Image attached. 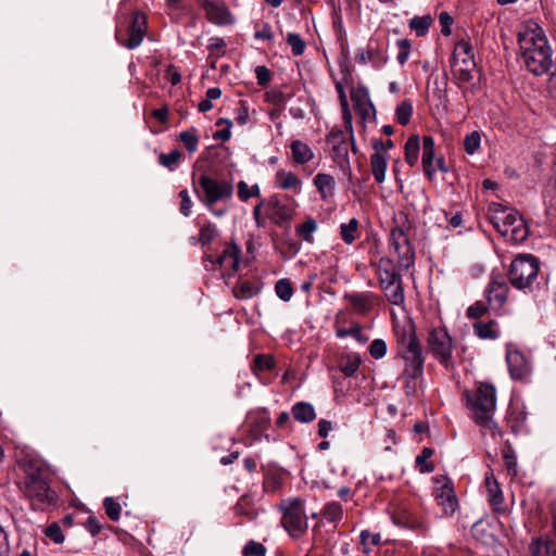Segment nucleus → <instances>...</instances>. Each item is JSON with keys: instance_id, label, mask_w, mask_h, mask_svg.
<instances>
[{"instance_id": "nucleus-63", "label": "nucleus", "mask_w": 556, "mask_h": 556, "mask_svg": "<svg viewBox=\"0 0 556 556\" xmlns=\"http://www.w3.org/2000/svg\"><path fill=\"white\" fill-rule=\"evenodd\" d=\"M226 41L220 37H212L208 40L207 49L211 53H215L216 56H222L225 54Z\"/></svg>"}, {"instance_id": "nucleus-53", "label": "nucleus", "mask_w": 556, "mask_h": 556, "mask_svg": "<svg viewBox=\"0 0 556 556\" xmlns=\"http://www.w3.org/2000/svg\"><path fill=\"white\" fill-rule=\"evenodd\" d=\"M507 237H510V239L517 242H522L527 239L528 228L521 218H518V222L510 227L509 235Z\"/></svg>"}, {"instance_id": "nucleus-35", "label": "nucleus", "mask_w": 556, "mask_h": 556, "mask_svg": "<svg viewBox=\"0 0 556 556\" xmlns=\"http://www.w3.org/2000/svg\"><path fill=\"white\" fill-rule=\"evenodd\" d=\"M433 455V450L431 447H424L419 455L416 457V466L419 468V471L422 473H430L434 470V465L429 459Z\"/></svg>"}, {"instance_id": "nucleus-62", "label": "nucleus", "mask_w": 556, "mask_h": 556, "mask_svg": "<svg viewBox=\"0 0 556 556\" xmlns=\"http://www.w3.org/2000/svg\"><path fill=\"white\" fill-rule=\"evenodd\" d=\"M399 53L396 55V60L400 64H404L409 55L410 52V41L408 39H399L396 41Z\"/></svg>"}, {"instance_id": "nucleus-9", "label": "nucleus", "mask_w": 556, "mask_h": 556, "mask_svg": "<svg viewBox=\"0 0 556 556\" xmlns=\"http://www.w3.org/2000/svg\"><path fill=\"white\" fill-rule=\"evenodd\" d=\"M427 343L432 355L448 368L452 364V339L444 328H433L429 331Z\"/></svg>"}, {"instance_id": "nucleus-45", "label": "nucleus", "mask_w": 556, "mask_h": 556, "mask_svg": "<svg viewBox=\"0 0 556 556\" xmlns=\"http://www.w3.org/2000/svg\"><path fill=\"white\" fill-rule=\"evenodd\" d=\"M412 114H413V103L410 100L402 101L395 110L396 121L401 125H407L410 121Z\"/></svg>"}, {"instance_id": "nucleus-36", "label": "nucleus", "mask_w": 556, "mask_h": 556, "mask_svg": "<svg viewBox=\"0 0 556 556\" xmlns=\"http://www.w3.org/2000/svg\"><path fill=\"white\" fill-rule=\"evenodd\" d=\"M361 365V358L357 354H348L343 356L339 363L341 371L345 376L354 375Z\"/></svg>"}, {"instance_id": "nucleus-61", "label": "nucleus", "mask_w": 556, "mask_h": 556, "mask_svg": "<svg viewBox=\"0 0 556 556\" xmlns=\"http://www.w3.org/2000/svg\"><path fill=\"white\" fill-rule=\"evenodd\" d=\"M45 534L56 544H61L64 541L62 529L55 522L46 528Z\"/></svg>"}, {"instance_id": "nucleus-52", "label": "nucleus", "mask_w": 556, "mask_h": 556, "mask_svg": "<svg viewBox=\"0 0 556 556\" xmlns=\"http://www.w3.org/2000/svg\"><path fill=\"white\" fill-rule=\"evenodd\" d=\"M103 506L105 509V514L111 520L117 521L119 519L122 507L121 504L117 503L113 497H105Z\"/></svg>"}, {"instance_id": "nucleus-5", "label": "nucleus", "mask_w": 556, "mask_h": 556, "mask_svg": "<svg viewBox=\"0 0 556 556\" xmlns=\"http://www.w3.org/2000/svg\"><path fill=\"white\" fill-rule=\"evenodd\" d=\"M242 266H245V261L241 255L240 248L235 242L226 243L222 252L215 255L210 254L205 258V267L207 269L219 268L223 278H230Z\"/></svg>"}, {"instance_id": "nucleus-39", "label": "nucleus", "mask_w": 556, "mask_h": 556, "mask_svg": "<svg viewBox=\"0 0 556 556\" xmlns=\"http://www.w3.org/2000/svg\"><path fill=\"white\" fill-rule=\"evenodd\" d=\"M486 489L489 493V501L493 507H497L503 503V493L498 483L493 478L485 479Z\"/></svg>"}, {"instance_id": "nucleus-31", "label": "nucleus", "mask_w": 556, "mask_h": 556, "mask_svg": "<svg viewBox=\"0 0 556 556\" xmlns=\"http://www.w3.org/2000/svg\"><path fill=\"white\" fill-rule=\"evenodd\" d=\"M179 141L184 144V147L189 153H194L198 150L199 146L198 129L191 127L187 130L181 131L179 134Z\"/></svg>"}, {"instance_id": "nucleus-47", "label": "nucleus", "mask_w": 556, "mask_h": 556, "mask_svg": "<svg viewBox=\"0 0 556 556\" xmlns=\"http://www.w3.org/2000/svg\"><path fill=\"white\" fill-rule=\"evenodd\" d=\"M181 156L182 153L178 150H173L169 153H161L159 155V163L173 172L178 166Z\"/></svg>"}, {"instance_id": "nucleus-46", "label": "nucleus", "mask_w": 556, "mask_h": 556, "mask_svg": "<svg viewBox=\"0 0 556 556\" xmlns=\"http://www.w3.org/2000/svg\"><path fill=\"white\" fill-rule=\"evenodd\" d=\"M276 362L271 355L260 354L254 357L252 370L256 374L257 371H269L274 369Z\"/></svg>"}, {"instance_id": "nucleus-21", "label": "nucleus", "mask_w": 556, "mask_h": 556, "mask_svg": "<svg viewBox=\"0 0 556 556\" xmlns=\"http://www.w3.org/2000/svg\"><path fill=\"white\" fill-rule=\"evenodd\" d=\"M434 160V140L431 136H425L422 138V156L421 163L426 176L432 180L435 168L433 166Z\"/></svg>"}, {"instance_id": "nucleus-43", "label": "nucleus", "mask_w": 556, "mask_h": 556, "mask_svg": "<svg viewBox=\"0 0 556 556\" xmlns=\"http://www.w3.org/2000/svg\"><path fill=\"white\" fill-rule=\"evenodd\" d=\"M341 67H342L343 79L336 83V89L339 93L340 104H341V108H342V111H343V114L345 117L346 115H350V113H349L348 98H346V94L344 91V83H348V77L350 76V72L346 70L345 66L341 65Z\"/></svg>"}, {"instance_id": "nucleus-51", "label": "nucleus", "mask_w": 556, "mask_h": 556, "mask_svg": "<svg viewBox=\"0 0 556 556\" xmlns=\"http://www.w3.org/2000/svg\"><path fill=\"white\" fill-rule=\"evenodd\" d=\"M286 40L291 47L293 55L299 56L304 53L306 43L299 34L289 33Z\"/></svg>"}, {"instance_id": "nucleus-38", "label": "nucleus", "mask_w": 556, "mask_h": 556, "mask_svg": "<svg viewBox=\"0 0 556 556\" xmlns=\"http://www.w3.org/2000/svg\"><path fill=\"white\" fill-rule=\"evenodd\" d=\"M433 20L430 15L415 16L409 22V27L416 33L417 36H425Z\"/></svg>"}, {"instance_id": "nucleus-1", "label": "nucleus", "mask_w": 556, "mask_h": 556, "mask_svg": "<svg viewBox=\"0 0 556 556\" xmlns=\"http://www.w3.org/2000/svg\"><path fill=\"white\" fill-rule=\"evenodd\" d=\"M400 282L401 280H389L386 287V289L394 288L389 313L399 354L405 361L404 372L407 378L415 380L424 374L425 357L415 336L414 323L404 306L401 305L404 296Z\"/></svg>"}, {"instance_id": "nucleus-14", "label": "nucleus", "mask_w": 556, "mask_h": 556, "mask_svg": "<svg viewBox=\"0 0 556 556\" xmlns=\"http://www.w3.org/2000/svg\"><path fill=\"white\" fill-rule=\"evenodd\" d=\"M540 261L532 254H521L515 257L509 267L510 278H536Z\"/></svg>"}, {"instance_id": "nucleus-16", "label": "nucleus", "mask_w": 556, "mask_h": 556, "mask_svg": "<svg viewBox=\"0 0 556 556\" xmlns=\"http://www.w3.org/2000/svg\"><path fill=\"white\" fill-rule=\"evenodd\" d=\"M295 208L296 203L292 199L274 197L270 200V219L281 226L283 223L292 219Z\"/></svg>"}, {"instance_id": "nucleus-3", "label": "nucleus", "mask_w": 556, "mask_h": 556, "mask_svg": "<svg viewBox=\"0 0 556 556\" xmlns=\"http://www.w3.org/2000/svg\"><path fill=\"white\" fill-rule=\"evenodd\" d=\"M17 464L25 473L24 494L34 504H52L55 495L50 488V475L45 463L30 454H25L18 458Z\"/></svg>"}, {"instance_id": "nucleus-6", "label": "nucleus", "mask_w": 556, "mask_h": 556, "mask_svg": "<svg viewBox=\"0 0 556 556\" xmlns=\"http://www.w3.org/2000/svg\"><path fill=\"white\" fill-rule=\"evenodd\" d=\"M496 406V391L492 384L483 383L476 391L471 401L475 420L482 427H490Z\"/></svg>"}, {"instance_id": "nucleus-34", "label": "nucleus", "mask_w": 556, "mask_h": 556, "mask_svg": "<svg viewBox=\"0 0 556 556\" xmlns=\"http://www.w3.org/2000/svg\"><path fill=\"white\" fill-rule=\"evenodd\" d=\"M496 323L490 320L488 323H476L473 325L475 333L480 339H496L498 337L497 330L495 329Z\"/></svg>"}, {"instance_id": "nucleus-13", "label": "nucleus", "mask_w": 556, "mask_h": 556, "mask_svg": "<svg viewBox=\"0 0 556 556\" xmlns=\"http://www.w3.org/2000/svg\"><path fill=\"white\" fill-rule=\"evenodd\" d=\"M489 219L502 236H508L510 227L518 222V214L498 203H492L489 206Z\"/></svg>"}, {"instance_id": "nucleus-37", "label": "nucleus", "mask_w": 556, "mask_h": 556, "mask_svg": "<svg viewBox=\"0 0 556 556\" xmlns=\"http://www.w3.org/2000/svg\"><path fill=\"white\" fill-rule=\"evenodd\" d=\"M374 148L375 153L371 155L372 174L378 182H382V141H376Z\"/></svg>"}, {"instance_id": "nucleus-26", "label": "nucleus", "mask_w": 556, "mask_h": 556, "mask_svg": "<svg viewBox=\"0 0 556 556\" xmlns=\"http://www.w3.org/2000/svg\"><path fill=\"white\" fill-rule=\"evenodd\" d=\"M290 148L293 161L296 164L303 165L311 162L314 159L313 150L308 147V144L304 143L301 140H293L291 142Z\"/></svg>"}, {"instance_id": "nucleus-20", "label": "nucleus", "mask_w": 556, "mask_h": 556, "mask_svg": "<svg viewBox=\"0 0 556 556\" xmlns=\"http://www.w3.org/2000/svg\"><path fill=\"white\" fill-rule=\"evenodd\" d=\"M485 292L489 305L492 308H501L506 302L508 287L505 281L492 280Z\"/></svg>"}, {"instance_id": "nucleus-4", "label": "nucleus", "mask_w": 556, "mask_h": 556, "mask_svg": "<svg viewBox=\"0 0 556 556\" xmlns=\"http://www.w3.org/2000/svg\"><path fill=\"white\" fill-rule=\"evenodd\" d=\"M281 525L293 539H300L307 531V516L304 509V501L301 498H288L281 502Z\"/></svg>"}, {"instance_id": "nucleus-64", "label": "nucleus", "mask_w": 556, "mask_h": 556, "mask_svg": "<svg viewBox=\"0 0 556 556\" xmlns=\"http://www.w3.org/2000/svg\"><path fill=\"white\" fill-rule=\"evenodd\" d=\"M485 312H486V305L481 301H477L475 304L470 305L467 308L466 315L470 319H478L481 316H483L485 314Z\"/></svg>"}, {"instance_id": "nucleus-10", "label": "nucleus", "mask_w": 556, "mask_h": 556, "mask_svg": "<svg viewBox=\"0 0 556 556\" xmlns=\"http://www.w3.org/2000/svg\"><path fill=\"white\" fill-rule=\"evenodd\" d=\"M199 185L203 190V202L212 207L218 201L229 199L232 195L233 187L227 180H217L208 175H201Z\"/></svg>"}, {"instance_id": "nucleus-8", "label": "nucleus", "mask_w": 556, "mask_h": 556, "mask_svg": "<svg viewBox=\"0 0 556 556\" xmlns=\"http://www.w3.org/2000/svg\"><path fill=\"white\" fill-rule=\"evenodd\" d=\"M389 513L393 523L400 528L407 529L422 535H425L429 530V526L424 516L413 511L406 503L396 505L392 504Z\"/></svg>"}, {"instance_id": "nucleus-2", "label": "nucleus", "mask_w": 556, "mask_h": 556, "mask_svg": "<svg viewBox=\"0 0 556 556\" xmlns=\"http://www.w3.org/2000/svg\"><path fill=\"white\" fill-rule=\"evenodd\" d=\"M520 55L525 66L536 76L546 74L552 65V49L543 29L538 24L527 25L518 34Z\"/></svg>"}, {"instance_id": "nucleus-44", "label": "nucleus", "mask_w": 556, "mask_h": 556, "mask_svg": "<svg viewBox=\"0 0 556 556\" xmlns=\"http://www.w3.org/2000/svg\"><path fill=\"white\" fill-rule=\"evenodd\" d=\"M341 67H342L343 79L336 83V89L339 93L340 104H341V108H342V111H343V114L345 117L346 115H350V113H349L348 98H346V94L344 91V83H348V77L350 76V72L346 70L345 66L341 65Z\"/></svg>"}, {"instance_id": "nucleus-23", "label": "nucleus", "mask_w": 556, "mask_h": 556, "mask_svg": "<svg viewBox=\"0 0 556 556\" xmlns=\"http://www.w3.org/2000/svg\"><path fill=\"white\" fill-rule=\"evenodd\" d=\"M275 182L278 188L283 190H292L294 193H300L302 181L292 172L279 169L275 175Z\"/></svg>"}, {"instance_id": "nucleus-50", "label": "nucleus", "mask_w": 556, "mask_h": 556, "mask_svg": "<svg viewBox=\"0 0 556 556\" xmlns=\"http://www.w3.org/2000/svg\"><path fill=\"white\" fill-rule=\"evenodd\" d=\"M364 98H366V97L364 96ZM352 99L355 102V105H356L358 112L363 115V117L365 119H367L371 116H375L376 111H375L374 105L370 102H368L366 99H362L356 93L352 94Z\"/></svg>"}, {"instance_id": "nucleus-42", "label": "nucleus", "mask_w": 556, "mask_h": 556, "mask_svg": "<svg viewBox=\"0 0 556 556\" xmlns=\"http://www.w3.org/2000/svg\"><path fill=\"white\" fill-rule=\"evenodd\" d=\"M341 67H342L343 79L336 83V89L339 93L340 104H341V108H342V111H343V114L345 117L346 115H350V113H349L348 98H346V94L344 91V83H348V77L350 76V72L346 70L345 66L341 65Z\"/></svg>"}, {"instance_id": "nucleus-25", "label": "nucleus", "mask_w": 556, "mask_h": 556, "mask_svg": "<svg viewBox=\"0 0 556 556\" xmlns=\"http://www.w3.org/2000/svg\"><path fill=\"white\" fill-rule=\"evenodd\" d=\"M437 500L446 516H452L458 507L457 498L453 494V489L448 485L441 488Z\"/></svg>"}, {"instance_id": "nucleus-24", "label": "nucleus", "mask_w": 556, "mask_h": 556, "mask_svg": "<svg viewBox=\"0 0 556 556\" xmlns=\"http://www.w3.org/2000/svg\"><path fill=\"white\" fill-rule=\"evenodd\" d=\"M250 431L255 440H258L270 426V417L267 410L252 414L250 417Z\"/></svg>"}, {"instance_id": "nucleus-48", "label": "nucleus", "mask_w": 556, "mask_h": 556, "mask_svg": "<svg viewBox=\"0 0 556 556\" xmlns=\"http://www.w3.org/2000/svg\"><path fill=\"white\" fill-rule=\"evenodd\" d=\"M218 236V229L213 223H205L200 228L199 241L202 245L210 244Z\"/></svg>"}, {"instance_id": "nucleus-33", "label": "nucleus", "mask_w": 556, "mask_h": 556, "mask_svg": "<svg viewBox=\"0 0 556 556\" xmlns=\"http://www.w3.org/2000/svg\"><path fill=\"white\" fill-rule=\"evenodd\" d=\"M317 227H318L317 222L314 218L308 217V218H306V220L304 223L300 224L296 227L295 232L304 241H306L308 243H313V241H314L313 233L317 230Z\"/></svg>"}, {"instance_id": "nucleus-54", "label": "nucleus", "mask_w": 556, "mask_h": 556, "mask_svg": "<svg viewBox=\"0 0 556 556\" xmlns=\"http://www.w3.org/2000/svg\"><path fill=\"white\" fill-rule=\"evenodd\" d=\"M503 458L505 460L507 471L515 476L517 473V457L510 445H506L503 450Z\"/></svg>"}, {"instance_id": "nucleus-22", "label": "nucleus", "mask_w": 556, "mask_h": 556, "mask_svg": "<svg viewBox=\"0 0 556 556\" xmlns=\"http://www.w3.org/2000/svg\"><path fill=\"white\" fill-rule=\"evenodd\" d=\"M359 64L378 66L382 61L378 41L370 40L366 49H359L355 56Z\"/></svg>"}, {"instance_id": "nucleus-59", "label": "nucleus", "mask_w": 556, "mask_h": 556, "mask_svg": "<svg viewBox=\"0 0 556 556\" xmlns=\"http://www.w3.org/2000/svg\"><path fill=\"white\" fill-rule=\"evenodd\" d=\"M243 556H265L266 548L255 541H249L242 552Z\"/></svg>"}, {"instance_id": "nucleus-28", "label": "nucleus", "mask_w": 556, "mask_h": 556, "mask_svg": "<svg viewBox=\"0 0 556 556\" xmlns=\"http://www.w3.org/2000/svg\"><path fill=\"white\" fill-rule=\"evenodd\" d=\"M345 299L350 301L353 309L359 314L368 313L374 306V300L368 294L348 293L345 294Z\"/></svg>"}, {"instance_id": "nucleus-58", "label": "nucleus", "mask_w": 556, "mask_h": 556, "mask_svg": "<svg viewBox=\"0 0 556 556\" xmlns=\"http://www.w3.org/2000/svg\"><path fill=\"white\" fill-rule=\"evenodd\" d=\"M275 290L277 295L283 301H289L293 294V288L290 280H277Z\"/></svg>"}, {"instance_id": "nucleus-56", "label": "nucleus", "mask_w": 556, "mask_h": 556, "mask_svg": "<svg viewBox=\"0 0 556 556\" xmlns=\"http://www.w3.org/2000/svg\"><path fill=\"white\" fill-rule=\"evenodd\" d=\"M260 194V188L257 185L252 186L251 188L244 181H240L238 184V197L242 201H248L252 197H257Z\"/></svg>"}, {"instance_id": "nucleus-7", "label": "nucleus", "mask_w": 556, "mask_h": 556, "mask_svg": "<svg viewBox=\"0 0 556 556\" xmlns=\"http://www.w3.org/2000/svg\"><path fill=\"white\" fill-rule=\"evenodd\" d=\"M390 249H393L394 254L389 260L390 263H396L397 270H393L390 278H400L401 268H409L414 263V252L408 242V239L402 229H393L390 236Z\"/></svg>"}, {"instance_id": "nucleus-18", "label": "nucleus", "mask_w": 556, "mask_h": 556, "mask_svg": "<svg viewBox=\"0 0 556 556\" xmlns=\"http://www.w3.org/2000/svg\"><path fill=\"white\" fill-rule=\"evenodd\" d=\"M475 67L473 56L452 59V72L459 86L472 80Z\"/></svg>"}, {"instance_id": "nucleus-57", "label": "nucleus", "mask_w": 556, "mask_h": 556, "mask_svg": "<svg viewBox=\"0 0 556 556\" xmlns=\"http://www.w3.org/2000/svg\"><path fill=\"white\" fill-rule=\"evenodd\" d=\"M216 125L217 126H220V125H225L226 127L216 131L214 135H213V138L215 140H222V141H228L231 137V127H232V122L228 118H219L217 122H216Z\"/></svg>"}, {"instance_id": "nucleus-11", "label": "nucleus", "mask_w": 556, "mask_h": 556, "mask_svg": "<svg viewBox=\"0 0 556 556\" xmlns=\"http://www.w3.org/2000/svg\"><path fill=\"white\" fill-rule=\"evenodd\" d=\"M327 143L333 162L344 172L350 170L348 135L340 129H332L327 136Z\"/></svg>"}, {"instance_id": "nucleus-27", "label": "nucleus", "mask_w": 556, "mask_h": 556, "mask_svg": "<svg viewBox=\"0 0 556 556\" xmlns=\"http://www.w3.org/2000/svg\"><path fill=\"white\" fill-rule=\"evenodd\" d=\"M313 181L321 199L326 200L333 195L336 181L331 175L319 173L314 177Z\"/></svg>"}, {"instance_id": "nucleus-12", "label": "nucleus", "mask_w": 556, "mask_h": 556, "mask_svg": "<svg viewBox=\"0 0 556 556\" xmlns=\"http://www.w3.org/2000/svg\"><path fill=\"white\" fill-rule=\"evenodd\" d=\"M506 363L511 379L520 381L529 380L532 374L530 359L511 344L507 345Z\"/></svg>"}, {"instance_id": "nucleus-60", "label": "nucleus", "mask_w": 556, "mask_h": 556, "mask_svg": "<svg viewBox=\"0 0 556 556\" xmlns=\"http://www.w3.org/2000/svg\"><path fill=\"white\" fill-rule=\"evenodd\" d=\"M468 56H473L471 43L466 40L458 41L453 53V59Z\"/></svg>"}, {"instance_id": "nucleus-55", "label": "nucleus", "mask_w": 556, "mask_h": 556, "mask_svg": "<svg viewBox=\"0 0 556 556\" xmlns=\"http://www.w3.org/2000/svg\"><path fill=\"white\" fill-rule=\"evenodd\" d=\"M380 542L379 533H371L368 530H363L361 532V543L364 547V552L368 553L371 546L378 545Z\"/></svg>"}, {"instance_id": "nucleus-41", "label": "nucleus", "mask_w": 556, "mask_h": 556, "mask_svg": "<svg viewBox=\"0 0 556 556\" xmlns=\"http://www.w3.org/2000/svg\"><path fill=\"white\" fill-rule=\"evenodd\" d=\"M527 415L520 408H511L509 412L508 422L510 425V429L515 434H518L522 431Z\"/></svg>"}, {"instance_id": "nucleus-40", "label": "nucleus", "mask_w": 556, "mask_h": 556, "mask_svg": "<svg viewBox=\"0 0 556 556\" xmlns=\"http://www.w3.org/2000/svg\"><path fill=\"white\" fill-rule=\"evenodd\" d=\"M357 229H358V222L356 218H351L349 220V223L341 224L340 235H341L342 240L346 244H352L356 238Z\"/></svg>"}, {"instance_id": "nucleus-17", "label": "nucleus", "mask_w": 556, "mask_h": 556, "mask_svg": "<svg viewBox=\"0 0 556 556\" xmlns=\"http://www.w3.org/2000/svg\"><path fill=\"white\" fill-rule=\"evenodd\" d=\"M201 7L211 23L216 25H228L233 23L231 13L224 4L212 0H203Z\"/></svg>"}, {"instance_id": "nucleus-49", "label": "nucleus", "mask_w": 556, "mask_h": 556, "mask_svg": "<svg viewBox=\"0 0 556 556\" xmlns=\"http://www.w3.org/2000/svg\"><path fill=\"white\" fill-rule=\"evenodd\" d=\"M481 144V135L479 131L473 130L468 134L464 139V150L467 154H475Z\"/></svg>"}, {"instance_id": "nucleus-30", "label": "nucleus", "mask_w": 556, "mask_h": 556, "mask_svg": "<svg viewBox=\"0 0 556 556\" xmlns=\"http://www.w3.org/2000/svg\"><path fill=\"white\" fill-rule=\"evenodd\" d=\"M343 514L344 510L342 505L334 501L326 503L321 510L324 519L332 523L334 527H337L338 523L342 520Z\"/></svg>"}, {"instance_id": "nucleus-15", "label": "nucleus", "mask_w": 556, "mask_h": 556, "mask_svg": "<svg viewBox=\"0 0 556 556\" xmlns=\"http://www.w3.org/2000/svg\"><path fill=\"white\" fill-rule=\"evenodd\" d=\"M147 15L141 11L134 12L128 28V37L126 41H123V46L130 50L138 48L147 34Z\"/></svg>"}, {"instance_id": "nucleus-19", "label": "nucleus", "mask_w": 556, "mask_h": 556, "mask_svg": "<svg viewBox=\"0 0 556 556\" xmlns=\"http://www.w3.org/2000/svg\"><path fill=\"white\" fill-rule=\"evenodd\" d=\"M226 285L240 300L251 299L261 290L258 280H226Z\"/></svg>"}, {"instance_id": "nucleus-32", "label": "nucleus", "mask_w": 556, "mask_h": 556, "mask_svg": "<svg viewBox=\"0 0 556 556\" xmlns=\"http://www.w3.org/2000/svg\"><path fill=\"white\" fill-rule=\"evenodd\" d=\"M420 150V142L418 136H412L405 143V160L410 165L414 166L418 161Z\"/></svg>"}, {"instance_id": "nucleus-29", "label": "nucleus", "mask_w": 556, "mask_h": 556, "mask_svg": "<svg viewBox=\"0 0 556 556\" xmlns=\"http://www.w3.org/2000/svg\"><path fill=\"white\" fill-rule=\"evenodd\" d=\"M293 418L299 422H311L316 418L315 408L307 402H299L292 406Z\"/></svg>"}]
</instances>
